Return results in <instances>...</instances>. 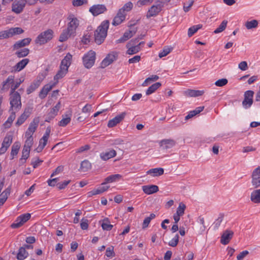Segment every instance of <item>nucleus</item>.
Returning <instances> with one entry per match:
<instances>
[{
	"label": "nucleus",
	"instance_id": "41",
	"mask_svg": "<svg viewBox=\"0 0 260 260\" xmlns=\"http://www.w3.org/2000/svg\"><path fill=\"white\" fill-rule=\"evenodd\" d=\"M29 53V50L27 48H24L15 52V55L18 58H22L26 56Z\"/></svg>",
	"mask_w": 260,
	"mask_h": 260
},
{
	"label": "nucleus",
	"instance_id": "37",
	"mask_svg": "<svg viewBox=\"0 0 260 260\" xmlns=\"http://www.w3.org/2000/svg\"><path fill=\"white\" fill-rule=\"evenodd\" d=\"M126 48L128 49L126 53L130 55L136 54L141 50L139 45H131Z\"/></svg>",
	"mask_w": 260,
	"mask_h": 260
},
{
	"label": "nucleus",
	"instance_id": "3",
	"mask_svg": "<svg viewBox=\"0 0 260 260\" xmlns=\"http://www.w3.org/2000/svg\"><path fill=\"white\" fill-rule=\"evenodd\" d=\"M53 31L52 30L49 29L46 31L41 32L36 38L35 42L36 44L40 45H43L47 43L53 38Z\"/></svg>",
	"mask_w": 260,
	"mask_h": 260
},
{
	"label": "nucleus",
	"instance_id": "26",
	"mask_svg": "<svg viewBox=\"0 0 260 260\" xmlns=\"http://www.w3.org/2000/svg\"><path fill=\"white\" fill-rule=\"evenodd\" d=\"M29 60L28 58H24L19 61L14 67L15 71L19 72L23 69L29 62Z\"/></svg>",
	"mask_w": 260,
	"mask_h": 260
},
{
	"label": "nucleus",
	"instance_id": "30",
	"mask_svg": "<svg viewBox=\"0 0 260 260\" xmlns=\"http://www.w3.org/2000/svg\"><path fill=\"white\" fill-rule=\"evenodd\" d=\"M68 71V70L59 67V70L54 77V80L55 81V82H56L57 84L58 80L62 78L67 74Z\"/></svg>",
	"mask_w": 260,
	"mask_h": 260
},
{
	"label": "nucleus",
	"instance_id": "63",
	"mask_svg": "<svg viewBox=\"0 0 260 260\" xmlns=\"http://www.w3.org/2000/svg\"><path fill=\"white\" fill-rule=\"evenodd\" d=\"M70 182V180L64 181L62 183H58L56 184L58 189L61 190L64 189Z\"/></svg>",
	"mask_w": 260,
	"mask_h": 260
},
{
	"label": "nucleus",
	"instance_id": "14",
	"mask_svg": "<svg viewBox=\"0 0 260 260\" xmlns=\"http://www.w3.org/2000/svg\"><path fill=\"white\" fill-rule=\"evenodd\" d=\"M176 144V141L171 139H163L159 142V146L162 147L163 149L172 148L175 146Z\"/></svg>",
	"mask_w": 260,
	"mask_h": 260
},
{
	"label": "nucleus",
	"instance_id": "58",
	"mask_svg": "<svg viewBox=\"0 0 260 260\" xmlns=\"http://www.w3.org/2000/svg\"><path fill=\"white\" fill-rule=\"evenodd\" d=\"M228 82V81L226 79L222 78L217 80L215 83V85L218 87H222L225 85Z\"/></svg>",
	"mask_w": 260,
	"mask_h": 260
},
{
	"label": "nucleus",
	"instance_id": "45",
	"mask_svg": "<svg viewBox=\"0 0 260 260\" xmlns=\"http://www.w3.org/2000/svg\"><path fill=\"white\" fill-rule=\"evenodd\" d=\"M12 142V135H7L3 140L2 143V145L6 147L7 148H9Z\"/></svg>",
	"mask_w": 260,
	"mask_h": 260
},
{
	"label": "nucleus",
	"instance_id": "13",
	"mask_svg": "<svg viewBox=\"0 0 260 260\" xmlns=\"http://www.w3.org/2000/svg\"><path fill=\"white\" fill-rule=\"evenodd\" d=\"M137 28H132L131 30L125 31L123 36L119 39L116 40V43H123L132 38L137 32Z\"/></svg>",
	"mask_w": 260,
	"mask_h": 260
},
{
	"label": "nucleus",
	"instance_id": "36",
	"mask_svg": "<svg viewBox=\"0 0 260 260\" xmlns=\"http://www.w3.org/2000/svg\"><path fill=\"white\" fill-rule=\"evenodd\" d=\"M203 27V25L201 24H198L197 25H193L188 30V36L191 37L199 29H201Z\"/></svg>",
	"mask_w": 260,
	"mask_h": 260
},
{
	"label": "nucleus",
	"instance_id": "8",
	"mask_svg": "<svg viewBox=\"0 0 260 260\" xmlns=\"http://www.w3.org/2000/svg\"><path fill=\"white\" fill-rule=\"evenodd\" d=\"M163 6V2H158L156 5H154L148 10L146 14V17L149 18L151 17L156 16L161 11Z\"/></svg>",
	"mask_w": 260,
	"mask_h": 260
},
{
	"label": "nucleus",
	"instance_id": "43",
	"mask_svg": "<svg viewBox=\"0 0 260 260\" xmlns=\"http://www.w3.org/2000/svg\"><path fill=\"white\" fill-rule=\"evenodd\" d=\"M23 81V80L20 79L17 80L15 82L14 80V83L11 86V92L10 93L18 92L16 91L15 90L19 87L21 83Z\"/></svg>",
	"mask_w": 260,
	"mask_h": 260
},
{
	"label": "nucleus",
	"instance_id": "62",
	"mask_svg": "<svg viewBox=\"0 0 260 260\" xmlns=\"http://www.w3.org/2000/svg\"><path fill=\"white\" fill-rule=\"evenodd\" d=\"M193 3H194V0H189L188 1V4L187 6L186 5L187 4L184 3L183 10H184V12H188L190 10L192 6L193 5Z\"/></svg>",
	"mask_w": 260,
	"mask_h": 260
},
{
	"label": "nucleus",
	"instance_id": "64",
	"mask_svg": "<svg viewBox=\"0 0 260 260\" xmlns=\"http://www.w3.org/2000/svg\"><path fill=\"white\" fill-rule=\"evenodd\" d=\"M249 254V251L247 250L243 251L240 252L237 256V260H243L244 258Z\"/></svg>",
	"mask_w": 260,
	"mask_h": 260
},
{
	"label": "nucleus",
	"instance_id": "53",
	"mask_svg": "<svg viewBox=\"0 0 260 260\" xmlns=\"http://www.w3.org/2000/svg\"><path fill=\"white\" fill-rule=\"evenodd\" d=\"M223 214L221 213L219 214L218 218L214 222V226L215 229H217L219 227L221 223L223 220Z\"/></svg>",
	"mask_w": 260,
	"mask_h": 260
},
{
	"label": "nucleus",
	"instance_id": "60",
	"mask_svg": "<svg viewBox=\"0 0 260 260\" xmlns=\"http://www.w3.org/2000/svg\"><path fill=\"white\" fill-rule=\"evenodd\" d=\"M88 220L87 219L82 218L81 219L80 226L82 230H87L88 228Z\"/></svg>",
	"mask_w": 260,
	"mask_h": 260
},
{
	"label": "nucleus",
	"instance_id": "10",
	"mask_svg": "<svg viewBox=\"0 0 260 260\" xmlns=\"http://www.w3.org/2000/svg\"><path fill=\"white\" fill-rule=\"evenodd\" d=\"M31 217L29 213L22 214L17 217L15 221L11 224V226L13 229L19 228L23 225L24 223L28 220Z\"/></svg>",
	"mask_w": 260,
	"mask_h": 260
},
{
	"label": "nucleus",
	"instance_id": "21",
	"mask_svg": "<svg viewBox=\"0 0 260 260\" xmlns=\"http://www.w3.org/2000/svg\"><path fill=\"white\" fill-rule=\"evenodd\" d=\"M204 93V90L193 89H187L183 92L185 96L188 97H198L202 95Z\"/></svg>",
	"mask_w": 260,
	"mask_h": 260
},
{
	"label": "nucleus",
	"instance_id": "49",
	"mask_svg": "<svg viewBox=\"0 0 260 260\" xmlns=\"http://www.w3.org/2000/svg\"><path fill=\"white\" fill-rule=\"evenodd\" d=\"M257 25L258 22L256 20H252L250 21H247L245 24V26L248 29L255 28L257 26Z\"/></svg>",
	"mask_w": 260,
	"mask_h": 260
},
{
	"label": "nucleus",
	"instance_id": "59",
	"mask_svg": "<svg viewBox=\"0 0 260 260\" xmlns=\"http://www.w3.org/2000/svg\"><path fill=\"white\" fill-rule=\"evenodd\" d=\"M106 255L107 257H113L115 256L113 246H111L107 248L106 251Z\"/></svg>",
	"mask_w": 260,
	"mask_h": 260
},
{
	"label": "nucleus",
	"instance_id": "38",
	"mask_svg": "<svg viewBox=\"0 0 260 260\" xmlns=\"http://www.w3.org/2000/svg\"><path fill=\"white\" fill-rule=\"evenodd\" d=\"M61 104L60 102H58V103L55 106L53 107L50 113V119H53L54 117L57 114V113L60 108Z\"/></svg>",
	"mask_w": 260,
	"mask_h": 260
},
{
	"label": "nucleus",
	"instance_id": "44",
	"mask_svg": "<svg viewBox=\"0 0 260 260\" xmlns=\"http://www.w3.org/2000/svg\"><path fill=\"white\" fill-rule=\"evenodd\" d=\"M30 150L28 149H26L23 148L22 150V157L20 158V162L22 164H24L25 162L26 159L29 157V155Z\"/></svg>",
	"mask_w": 260,
	"mask_h": 260
},
{
	"label": "nucleus",
	"instance_id": "23",
	"mask_svg": "<svg viewBox=\"0 0 260 260\" xmlns=\"http://www.w3.org/2000/svg\"><path fill=\"white\" fill-rule=\"evenodd\" d=\"M31 40V39L27 38L16 42L13 45V49L17 50L21 47L28 45Z\"/></svg>",
	"mask_w": 260,
	"mask_h": 260
},
{
	"label": "nucleus",
	"instance_id": "19",
	"mask_svg": "<svg viewBox=\"0 0 260 260\" xmlns=\"http://www.w3.org/2000/svg\"><path fill=\"white\" fill-rule=\"evenodd\" d=\"M56 84V82L53 83H50L45 85L41 89L39 93V97L43 99H44L47 95L49 91H50L52 88Z\"/></svg>",
	"mask_w": 260,
	"mask_h": 260
},
{
	"label": "nucleus",
	"instance_id": "54",
	"mask_svg": "<svg viewBox=\"0 0 260 260\" xmlns=\"http://www.w3.org/2000/svg\"><path fill=\"white\" fill-rule=\"evenodd\" d=\"M179 235L176 234L175 237L169 242V245L172 247L176 246L179 242Z\"/></svg>",
	"mask_w": 260,
	"mask_h": 260
},
{
	"label": "nucleus",
	"instance_id": "52",
	"mask_svg": "<svg viewBox=\"0 0 260 260\" xmlns=\"http://www.w3.org/2000/svg\"><path fill=\"white\" fill-rule=\"evenodd\" d=\"M26 137H27V139L25 141V144H24L23 148L30 150V147L32 146V145L33 144V138H32V136Z\"/></svg>",
	"mask_w": 260,
	"mask_h": 260
},
{
	"label": "nucleus",
	"instance_id": "40",
	"mask_svg": "<svg viewBox=\"0 0 260 260\" xmlns=\"http://www.w3.org/2000/svg\"><path fill=\"white\" fill-rule=\"evenodd\" d=\"M17 111H11V114L10 116V117L8 118V120L5 122V123L4 124V125L6 128L10 127L11 123L14 120L15 118V113Z\"/></svg>",
	"mask_w": 260,
	"mask_h": 260
},
{
	"label": "nucleus",
	"instance_id": "50",
	"mask_svg": "<svg viewBox=\"0 0 260 260\" xmlns=\"http://www.w3.org/2000/svg\"><path fill=\"white\" fill-rule=\"evenodd\" d=\"M186 208V206L183 203H180L177 209L176 214L182 216L184 213V211Z\"/></svg>",
	"mask_w": 260,
	"mask_h": 260
},
{
	"label": "nucleus",
	"instance_id": "6",
	"mask_svg": "<svg viewBox=\"0 0 260 260\" xmlns=\"http://www.w3.org/2000/svg\"><path fill=\"white\" fill-rule=\"evenodd\" d=\"M251 184L253 188L260 187V167H258L251 173Z\"/></svg>",
	"mask_w": 260,
	"mask_h": 260
},
{
	"label": "nucleus",
	"instance_id": "9",
	"mask_svg": "<svg viewBox=\"0 0 260 260\" xmlns=\"http://www.w3.org/2000/svg\"><path fill=\"white\" fill-rule=\"evenodd\" d=\"M254 92L252 90H247L244 94V100L242 102V106L245 109L250 108L253 104V97Z\"/></svg>",
	"mask_w": 260,
	"mask_h": 260
},
{
	"label": "nucleus",
	"instance_id": "47",
	"mask_svg": "<svg viewBox=\"0 0 260 260\" xmlns=\"http://www.w3.org/2000/svg\"><path fill=\"white\" fill-rule=\"evenodd\" d=\"M228 23V21L226 20H223L220 25L217 27L214 31V32L215 34H218L223 31L226 27Z\"/></svg>",
	"mask_w": 260,
	"mask_h": 260
},
{
	"label": "nucleus",
	"instance_id": "46",
	"mask_svg": "<svg viewBox=\"0 0 260 260\" xmlns=\"http://www.w3.org/2000/svg\"><path fill=\"white\" fill-rule=\"evenodd\" d=\"M23 32V30L20 27H14L9 29V34L11 37L15 35H19Z\"/></svg>",
	"mask_w": 260,
	"mask_h": 260
},
{
	"label": "nucleus",
	"instance_id": "31",
	"mask_svg": "<svg viewBox=\"0 0 260 260\" xmlns=\"http://www.w3.org/2000/svg\"><path fill=\"white\" fill-rule=\"evenodd\" d=\"M11 188L8 187L0 194V207L2 206L8 199L10 193Z\"/></svg>",
	"mask_w": 260,
	"mask_h": 260
},
{
	"label": "nucleus",
	"instance_id": "5",
	"mask_svg": "<svg viewBox=\"0 0 260 260\" xmlns=\"http://www.w3.org/2000/svg\"><path fill=\"white\" fill-rule=\"evenodd\" d=\"M69 22L67 28L71 33L76 34V31L79 25V21L76 17L73 14H70L68 17Z\"/></svg>",
	"mask_w": 260,
	"mask_h": 260
},
{
	"label": "nucleus",
	"instance_id": "27",
	"mask_svg": "<svg viewBox=\"0 0 260 260\" xmlns=\"http://www.w3.org/2000/svg\"><path fill=\"white\" fill-rule=\"evenodd\" d=\"M100 223L101 224L102 229L104 231H110L113 227L108 218H105L102 220H100Z\"/></svg>",
	"mask_w": 260,
	"mask_h": 260
},
{
	"label": "nucleus",
	"instance_id": "7",
	"mask_svg": "<svg viewBox=\"0 0 260 260\" xmlns=\"http://www.w3.org/2000/svg\"><path fill=\"white\" fill-rule=\"evenodd\" d=\"M117 57L118 53L117 52L113 51L109 53L101 62L100 68L104 69L107 67L111 64L114 60H116Z\"/></svg>",
	"mask_w": 260,
	"mask_h": 260
},
{
	"label": "nucleus",
	"instance_id": "33",
	"mask_svg": "<svg viewBox=\"0 0 260 260\" xmlns=\"http://www.w3.org/2000/svg\"><path fill=\"white\" fill-rule=\"evenodd\" d=\"M121 177V176L119 174H114V175H111L108 177H107L105 179V182L102 183V185H105L108 183H112L113 182H115L119 179H120Z\"/></svg>",
	"mask_w": 260,
	"mask_h": 260
},
{
	"label": "nucleus",
	"instance_id": "15",
	"mask_svg": "<svg viewBox=\"0 0 260 260\" xmlns=\"http://www.w3.org/2000/svg\"><path fill=\"white\" fill-rule=\"evenodd\" d=\"M125 12H122V10H119L116 16L114 18L112 24L116 26L121 24L125 20Z\"/></svg>",
	"mask_w": 260,
	"mask_h": 260
},
{
	"label": "nucleus",
	"instance_id": "16",
	"mask_svg": "<svg viewBox=\"0 0 260 260\" xmlns=\"http://www.w3.org/2000/svg\"><path fill=\"white\" fill-rule=\"evenodd\" d=\"M39 120L38 119H34V120L30 122L29 127L25 133V137L32 136L34 133L36 131L38 124Z\"/></svg>",
	"mask_w": 260,
	"mask_h": 260
},
{
	"label": "nucleus",
	"instance_id": "25",
	"mask_svg": "<svg viewBox=\"0 0 260 260\" xmlns=\"http://www.w3.org/2000/svg\"><path fill=\"white\" fill-rule=\"evenodd\" d=\"M72 56L71 54L68 53L64 58L61 60L60 67L68 70L71 64Z\"/></svg>",
	"mask_w": 260,
	"mask_h": 260
},
{
	"label": "nucleus",
	"instance_id": "12",
	"mask_svg": "<svg viewBox=\"0 0 260 260\" xmlns=\"http://www.w3.org/2000/svg\"><path fill=\"white\" fill-rule=\"evenodd\" d=\"M25 4L24 0L14 1L12 6V11L17 14H19L22 11Z\"/></svg>",
	"mask_w": 260,
	"mask_h": 260
},
{
	"label": "nucleus",
	"instance_id": "2",
	"mask_svg": "<svg viewBox=\"0 0 260 260\" xmlns=\"http://www.w3.org/2000/svg\"><path fill=\"white\" fill-rule=\"evenodd\" d=\"M9 100L10 111H18L21 108V96L19 92L10 93Z\"/></svg>",
	"mask_w": 260,
	"mask_h": 260
},
{
	"label": "nucleus",
	"instance_id": "11",
	"mask_svg": "<svg viewBox=\"0 0 260 260\" xmlns=\"http://www.w3.org/2000/svg\"><path fill=\"white\" fill-rule=\"evenodd\" d=\"M107 10L106 7L104 5H94L91 7L89 11L94 16H96L103 13Z\"/></svg>",
	"mask_w": 260,
	"mask_h": 260
},
{
	"label": "nucleus",
	"instance_id": "18",
	"mask_svg": "<svg viewBox=\"0 0 260 260\" xmlns=\"http://www.w3.org/2000/svg\"><path fill=\"white\" fill-rule=\"evenodd\" d=\"M234 235L233 232L226 230L221 237L220 242L223 245L228 244L232 239Z\"/></svg>",
	"mask_w": 260,
	"mask_h": 260
},
{
	"label": "nucleus",
	"instance_id": "29",
	"mask_svg": "<svg viewBox=\"0 0 260 260\" xmlns=\"http://www.w3.org/2000/svg\"><path fill=\"white\" fill-rule=\"evenodd\" d=\"M164 173V170L161 168L151 169L147 172V174L151 175L153 177L161 176Z\"/></svg>",
	"mask_w": 260,
	"mask_h": 260
},
{
	"label": "nucleus",
	"instance_id": "61",
	"mask_svg": "<svg viewBox=\"0 0 260 260\" xmlns=\"http://www.w3.org/2000/svg\"><path fill=\"white\" fill-rule=\"evenodd\" d=\"M87 0H73L72 4L74 7H79L83 5L84 4H87Z\"/></svg>",
	"mask_w": 260,
	"mask_h": 260
},
{
	"label": "nucleus",
	"instance_id": "42",
	"mask_svg": "<svg viewBox=\"0 0 260 260\" xmlns=\"http://www.w3.org/2000/svg\"><path fill=\"white\" fill-rule=\"evenodd\" d=\"M173 50V47L165 46L161 52H160L158 56L159 58H162L163 57L166 56L168 54H169Z\"/></svg>",
	"mask_w": 260,
	"mask_h": 260
},
{
	"label": "nucleus",
	"instance_id": "1",
	"mask_svg": "<svg viewBox=\"0 0 260 260\" xmlns=\"http://www.w3.org/2000/svg\"><path fill=\"white\" fill-rule=\"evenodd\" d=\"M109 26V21L105 20L94 31V41L98 44H101L105 40L107 35V30Z\"/></svg>",
	"mask_w": 260,
	"mask_h": 260
},
{
	"label": "nucleus",
	"instance_id": "20",
	"mask_svg": "<svg viewBox=\"0 0 260 260\" xmlns=\"http://www.w3.org/2000/svg\"><path fill=\"white\" fill-rule=\"evenodd\" d=\"M116 151L114 149H109L100 154V157L103 160H107L116 155Z\"/></svg>",
	"mask_w": 260,
	"mask_h": 260
},
{
	"label": "nucleus",
	"instance_id": "22",
	"mask_svg": "<svg viewBox=\"0 0 260 260\" xmlns=\"http://www.w3.org/2000/svg\"><path fill=\"white\" fill-rule=\"evenodd\" d=\"M143 191L147 194H151L158 191V187L155 185H144L142 186Z\"/></svg>",
	"mask_w": 260,
	"mask_h": 260
},
{
	"label": "nucleus",
	"instance_id": "35",
	"mask_svg": "<svg viewBox=\"0 0 260 260\" xmlns=\"http://www.w3.org/2000/svg\"><path fill=\"white\" fill-rule=\"evenodd\" d=\"M161 85L160 82H156L151 85L146 91V94L148 95L154 92Z\"/></svg>",
	"mask_w": 260,
	"mask_h": 260
},
{
	"label": "nucleus",
	"instance_id": "28",
	"mask_svg": "<svg viewBox=\"0 0 260 260\" xmlns=\"http://www.w3.org/2000/svg\"><path fill=\"white\" fill-rule=\"evenodd\" d=\"M15 77L13 75L9 76L7 79L4 81L3 84L2 89L8 90L9 88H11V86L14 83V80Z\"/></svg>",
	"mask_w": 260,
	"mask_h": 260
},
{
	"label": "nucleus",
	"instance_id": "39",
	"mask_svg": "<svg viewBox=\"0 0 260 260\" xmlns=\"http://www.w3.org/2000/svg\"><path fill=\"white\" fill-rule=\"evenodd\" d=\"M20 147V144L18 142H15L12 147L11 155L12 156V159L15 155H16L18 152Z\"/></svg>",
	"mask_w": 260,
	"mask_h": 260
},
{
	"label": "nucleus",
	"instance_id": "17",
	"mask_svg": "<svg viewBox=\"0 0 260 260\" xmlns=\"http://www.w3.org/2000/svg\"><path fill=\"white\" fill-rule=\"evenodd\" d=\"M125 115L126 113L125 112H123L121 114L116 116L112 119L110 120L108 123V126L109 127H113L115 126L124 119Z\"/></svg>",
	"mask_w": 260,
	"mask_h": 260
},
{
	"label": "nucleus",
	"instance_id": "55",
	"mask_svg": "<svg viewBox=\"0 0 260 260\" xmlns=\"http://www.w3.org/2000/svg\"><path fill=\"white\" fill-rule=\"evenodd\" d=\"M31 113L30 110L29 109H25L24 112L22 115L19 117L21 119L25 121V120L29 117Z\"/></svg>",
	"mask_w": 260,
	"mask_h": 260
},
{
	"label": "nucleus",
	"instance_id": "34",
	"mask_svg": "<svg viewBox=\"0 0 260 260\" xmlns=\"http://www.w3.org/2000/svg\"><path fill=\"white\" fill-rule=\"evenodd\" d=\"M28 255V253L25 250L24 247H20L18 252L17 254V259L18 260H24Z\"/></svg>",
	"mask_w": 260,
	"mask_h": 260
},
{
	"label": "nucleus",
	"instance_id": "56",
	"mask_svg": "<svg viewBox=\"0 0 260 260\" xmlns=\"http://www.w3.org/2000/svg\"><path fill=\"white\" fill-rule=\"evenodd\" d=\"M71 117H63L58 123V125L60 126H66L68 123H69L71 121Z\"/></svg>",
	"mask_w": 260,
	"mask_h": 260
},
{
	"label": "nucleus",
	"instance_id": "48",
	"mask_svg": "<svg viewBox=\"0 0 260 260\" xmlns=\"http://www.w3.org/2000/svg\"><path fill=\"white\" fill-rule=\"evenodd\" d=\"M91 168V164L87 160H84L81 163L80 169L83 171H86Z\"/></svg>",
	"mask_w": 260,
	"mask_h": 260
},
{
	"label": "nucleus",
	"instance_id": "4",
	"mask_svg": "<svg viewBox=\"0 0 260 260\" xmlns=\"http://www.w3.org/2000/svg\"><path fill=\"white\" fill-rule=\"evenodd\" d=\"M95 55L94 51L90 50L83 56V63L86 68L90 69L93 66L95 60Z\"/></svg>",
	"mask_w": 260,
	"mask_h": 260
},
{
	"label": "nucleus",
	"instance_id": "51",
	"mask_svg": "<svg viewBox=\"0 0 260 260\" xmlns=\"http://www.w3.org/2000/svg\"><path fill=\"white\" fill-rule=\"evenodd\" d=\"M39 87V85L34 81L30 86L27 88L26 92L27 94H29L34 91L37 88Z\"/></svg>",
	"mask_w": 260,
	"mask_h": 260
},
{
	"label": "nucleus",
	"instance_id": "24",
	"mask_svg": "<svg viewBox=\"0 0 260 260\" xmlns=\"http://www.w3.org/2000/svg\"><path fill=\"white\" fill-rule=\"evenodd\" d=\"M250 201L254 204L260 203V189L254 190L250 194Z\"/></svg>",
	"mask_w": 260,
	"mask_h": 260
},
{
	"label": "nucleus",
	"instance_id": "57",
	"mask_svg": "<svg viewBox=\"0 0 260 260\" xmlns=\"http://www.w3.org/2000/svg\"><path fill=\"white\" fill-rule=\"evenodd\" d=\"M133 7V4L131 2H129L127 3H126L123 7L120 9L119 10H122V12H125L129 11L131 10H132V8Z\"/></svg>",
	"mask_w": 260,
	"mask_h": 260
},
{
	"label": "nucleus",
	"instance_id": "32",
	"mask_svg": "<svg viewBox=\"0 0 260 260\" xmlns=\"http://www.w3.org/2000/svg\"><path fill=\"white\" fill-rule=\"evenodd\" d=\"M74 35H75L69 31L68 28L65 29L60 35L59 41L61 42H63L66 41L70 36Z\"/></svg>",
	"mask_w": 260,
	"mask_h": 260
}]
</instances>
